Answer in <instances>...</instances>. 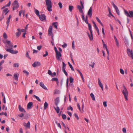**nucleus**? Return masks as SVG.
<instances>
[{"instance_id": "16", "label": "nucleus", "mask_w": 133, "mask_h": 133, "mask_svg": "<svg viewBox=\"0 0 133 133\" xmlns=\"http://www.w3.org/2000/svg\"><path fill=\"white\" fill-rule=\"evenodd\" d=\"M18 32L16 33V35L17 37H18L21 34V29L19 28L17 29Z\"/></svg>"}, {"instance_id": "15", "label": "nucleus", "mask_w": 133, "mask_h": 133, "mask_svg": "<svg viewBox=\"0 0 133 133\" xmlns=\"http://www.w3.org/2000/svg\"><path fill=\"white\" fill-rule=\"evenodd\" d=\"M33 105V103L32 102H29L27 105V109H30L32 107Z\"/></svg>"}, {"instance_id": "36", "label": "nucleus", "mask_w": 133, "mask_h": 133, "mask_svg": "<svg viewBox=\"0 0 133 133\" xmlns=\"http://www.w3.org/2000/svg\"><path fill=\"white\" fill-rule=\"evenodd\" d=\"M68 64L69 65V66L70 67V68H71V70H72V71H74V69L72 67V65H71V64H70V63L69 62H68Z\"/></svg>"}, {"instance_id": "10", "label": "nucleus", "mask_w": 133, "mask_h": 133, "mask_svg": "<svg viewBox=\"0 0 133 133\" xmlns=\"http://www.w3.org/2000/svg\"><path fill=\"white\" fill-rule=\"evenodd\" d=\"M52 35H53L52 33V26H50L48 30V35L51 36Z\"/></svg>"}, {"instance_id": "54", "label": "nucleus", "mask_w": 133, "mask_h": 133, "mask_svg": "<svg viewBox=\"0 0 133 133\" xmlns=\"http://www.w3.org/2000/svg\"><path fill=\"white\" fill-rule=\"evenodd\" d=\"M48 74L49 75L51 76L52 74V73L50 70H49L48 71Z\"/></svg>"}, {"instance_id": "4", "label": "nucleus", "mask_w": 133, "mask_h": 133, "mask_svg": "<svg viewBox=\"0 0 133 133\" xmlns=\"http://www.w3.org/2000/svg\"><path fill=\"white\" fill-rule=\"evenodd\" d=\"M12 5L13 6V10L14 11L15 10L18 9L19 5L18 1L17 0L15 1L12 3Z\"/></svg>"}, {"instance_id": "18", "label": "nucleus", "mask_w": 133, "mask_h": 133, "mask_svg": "<svg viewBox=\"0 0 133 133\" xmlns=\"http://www.w3.org/2000/svg\"><path fill=\"white\" fill-rule=\"evenodd\" d=\"M90 35L89 33H88V35L89 37V38L90 39L91 41L92 40H93V35L92 33V32H90Z\"/></svg>"}, {"instance_id": "20", "label": "nucleus", "mask_w": 133, "mask_h": 133, "mask_svg": "<svg viewBox=\"0 0 133 133\" xmlns=\"http://www.w3.org/2000/svg\"><path fill=\"white\" fill-rule=\"evenodd\" d=\"M18 76L19 74L17 75L16 74H15L14 75V78L15 80L18 81Z\"/></svg>"}, {"instance_id": "41", "label": "nucleus", "mask_w": 133, "mask_h": 133, "mask_svg": "<svg viewBox=\"0 0 133 133\" xmlns=\"http://www.w3.org/2000/svg\"><path fill=\"white\" fill-rule=\"evenodd\" d=\"M51 80L52 81H54L57 82L58 81V79L57 78H53Z\"/></svg>"}, {"instance_id": "23", "label": "nucleus", "mask_w": 133, "mask_h": 133, "mask_svg": "<svg viewBox=\"0 0 133 133\" xmlns=\"http://www.w3.org/2000/svg\"><path fill=\"white\" fill-rule=\"evenodd\" d=\"M114 39L115 41L117 46H119V43L118 41L117 40V38H116V37L115 36H114Z\"/></svg>"}, {"instance_id": "31", "label": "nucleus", "mask_w": 133, "mask_h": 133, "mask_svg": "<svg viewBox=\"0 0 133 133\" xmlns=\"http://www.w3.org/2000/svg\"><path fill=\"white\" fill-rule=\"evenodd\" d=\"M90 95L92 99L94 101L95 100V99L94 94L92 93H91L90 94Z\"/></svg>"}, {"instance_id": "60", "label": "nucleus", "mask_w": 133, "mask_h": 133, "mask_svg": "<svg viewBox=\"0 0 133 133\" xmlns=\"http://www.w3.org/2000/svg\"><path fill=\"white\" fill-rule=\"evenodd\" d=\"M54 50H55V51L56 52V53H58V52H59V51H58L57 49V48L55 47H54Z\"/></svg>"}, {"instance_id": "47", "label": "nucleus", "mask_w": 133, "mask_h": 133, "mask_svg": "<svg viewBox=\"0 0 133 133\" xmlns=\"http://www.w3.org/2000/svg\"><path fill=\"white\" fill-rule=\"evenodd\" d=\"M70 109L71 111H72L73 110L71 106H70L69 107H68L67 108V110H69Z\"/></svg>"}, {"instance_id": "62", "label": "nucleus", "mask_w": 133, "mask_h": 133, "mask_svg": "<svg viewBox=\"0 0 133 133\" xmlns=\"http://www.w3.org/2000/svg\"><path fill=\"white\" fill-rule=\"evenodd\" d=\"M23 12V10H21L19 11V16H21V14Z\"/></svg>"}, {"instance_id": "52", "label": "nucleus", "mask_w": 133, "mask_h": 133, "mask_svg": "<svg viewBox=\"0 0 133 133\" xmlns=\"http://www.w3.org/2000/svg\"><path fill=\"white\" fill-rule=\"evenodd\" d=\"M108 8V10H109V13L110 15H111L113 17H114V16L112 14V13H111V12L110 9L109 8Z\"/></svg>"}, {"instance_id": "9", "label": "nucleus", "mask_w": 133, "mask_h": 133, "mask_svg": "<svg viewBox=\"0 0 133 133\" xmlns=\"http://www.w3.org/2000/svg\"><path fill=\"white\" fill-rule=\"evenodd\" d=\"M38 17L42 21H46V16L44 14L40 15Z\"/></svg>"}, {"instance_id": "8", "label": "nucleus", "mask_w": 133, "mask_h": 133, "mask_svg": "<svg viewBox=\"0 0 133 133\" xmlns=\"http://www.w3.org/2000/svg\"><path fill=\"white\" fill-rule=\"evenodd\" d=\"M62 56L61 52H59L56 53V57L57 60L58 61H61V57Z\"/></svg>"}, {"instance_id": "57", "label": "nucleus", "mask_w": 133, "mask_h": 133, "mask_svg": "<svg viewBox=\"0 0 133 133\" xmlns=\"http://www.w3.org/2000/svg\"><path fill=\"white\" fill-rule=\"evenodd\" d=\"M11 4V2L10 1L8 3L7 5H6V7H9L10 6Z\"/></svg>"}, {"instance_id": "1", "label": "nucleus", "mask_w": 133, "mask_h": 133, "mask_svg": "<svg viewBox=\"0 0 133 133\" xmlns=\"http://www.w3.org/2000/svg\"><path fill=\"white\" fill-rule=\"evenodd\" d=\"M123 88L122 90V92L123 94L124 97L126 100H128V93L125 86L124 85H123Z\"/></svg>"}, {"instance_id": "7", "label": "nucleus", "mask_w": 133, "mask_h": 133, "mask_svg": "<svg viewBox=\"0 0 133 133\" xmlns=\"http://www.w3.org/2000/svg\"><path fill=\"white\" fill-rule=\"evenodd\" d=\"M111 4L112 5V6L114 8H115V9L118 15H120V11L119 10L118 7H117L116 6V5L114 4V3L113 2H112Z\"/></svg>"}, {"instance_id": "11", "label": "nucleus", "mask_w": 133, "mask_h": 133, "mask_svg": "<svg viewBox=\"0 0 133 133\" xmlns=\"http://www.w3.org/2000/svg\"><path fill=\"white\" fill-rule=\"evenodd\" d=\"M41 63L39 62H35L34 63L32 64V66L34 67L38 66L40 65Z\"/></svg>"}, {"instance_id": "21", "label": "nucleus", "mask_w": 133, "mask_h": 133, "mask_svg": "<svg viewBox=\"0 0 133 133\" xmlns=\"http://www.w3.org/2000/svg\"><path fill=\"white\" fill-rule=\"evenodd\" d=\"M77 71H78L79 73V74H80V75L81 76V77L82 78V80H83V81L84 82V78H83V76L82 75V74L81 72L78 69H77Z\"/></svg>"}, {"instance_id": "25", "label": "nucleus", "mask_w": 133, "mask_h": 133, "mask_svg": "<svg viewBox=\"0 0 133 133\" xmlns=\"http://www.w3.org/2000/svg\"><path fill=\"white\" fill-rule=\"evenodd\" d=\"M96 19L97 21L103 26V25L101 22L100 20L97 17H96Z\"/></svg>"}, {"instance_id": "27", "label": "nucleus", "mask_w": 133, "mask_h": 133, "mask_svg": "<svg viewBox=\"0 0 133 133\" xmlns=\"http://www.w3.org/2000/svg\"><path fill=\"white\" fill-rule=\"evenodd\" d=\"M89 29L90 31V32H92V27L90 24L88 23V24Z\"/></svg>"}, {"instance_id": "58", "label": "nucleus", "mask_w": 133, "mask_h": 133, "mask_svg": "<svg viewBox=\"0 0 133 133\" xmlns=\"http://www.w3.org/2000/svg\"><path fill=\"white\" fill-rule=\"evenodd\" d=\"M56 23H53V24L54 25V27L55 28L57 29V25L55 24Z\"/></svg>"}, {"instance_id": "63", "label": "nucleus", "mask_w": 133, "mask_h": 133, "mask_svg": "<svg viewBox=\"0 0 133 133\" xmlns=\"http://www.w3.org/2000/svg\"><path fill=\"white\" fill-rule=\"evenodd\" d=\"M24 114L23 113H21L18 115V116L20 117H22L23 116Z\"/></svg>"}, {"instance_id": "49", "label": "nucleus", "mask_w": 133, "mask_h": 133, "mask_svg": "<svg viewBox=\"0 0 133 133\" xmlns=\"http://www.w3.org/2000/svg\"><path fill=\"white\" fill-rule=\"evenodd\" d=\"M55 123L57 124V125L61 129H62L60 123H57V121L55 122Z\"/></svg>"}, {"instance_id": "55", "label": "nucleus", "mask_w": 133, "mask_h": 133, "mask_svg": "<svg viewBox=\"0 0 133 133\" xmlns=\"http://www.w3.org/2000/svg\"><path fill=\"white\" fill-rule=\"evenodd\" d=\"M67 46V44L65 43H64V44L62 45V46L63 48H64Z\"/></svg>"}, {"instance_id": "26", "label": "nucleus", "mask_w": 133, "mask_h": 133, "mask_svg": "<svg viewBox=\"0 0 133 133\" xmlns=\"http://www.w3.org/2000/svg\"><path fill=\"white\" fill-rule=\"evenodd\" d=\"M33 97L35 98L39 102H41V100L36 95H33Z\"/></svg>"}, {"instance_id": "59", "label": "nucleus", "mask_w": 133, "mask_h": 133, "mask_svg": "<svg viewBox=\"0 0 133 133\" xmlns=\"http://www.w3.org/2000/svg\"><path fill=\"white\" fill-rule=\"evenodd\" d=\"M125 43L126 45H129V42L127 39H125Z\"/></svg>"}, {"instance_id": "14", "label": "nucleus", "mask_w": 133, "mask_h": 133, "mask_svg": "<svg viewBox=\"0 0 133 133\" xmlns=\"http://www.w3.org/2000/svg\"><path fill=\"white\" fill-rule=\"evenodd\" d=\"M18 109L20 111L22 112L25 113L26 111L22 107L21 105H19L18 106Z\"/></svg>"}, {"instance_id": "50", "label": "nucleus", "mask_w": 133, "mask_h": 133, "mask_svg": "<svg viewBox=\"0 0 133 133\" xmlns=\"http://www.w3.org/2000/svg\"><path fill=\"white\" fill-rule=\"evenodd\" d=\"M103 104L104 107H106L107 106V102L106 101H104L103 102Z\"/></svg>"}, {"instance_id": "40", "label": "nucleus", "mask_w": 133, "mask_h": 133, "mask_svg": "<svg viewBox=\"0 0 133 133\" xmlns=\"http://www.w3.org/2000/svg\"><path fill=\"white\" fill-rule=\"evenodd\" d=\"M59 90H55L54 93L55 94H58L59 93Z\"/></svg>"}, {"instance_id": "42", "label": "nucleus", "mask_w": 133, "mask_h": 133, "mask_svg": "<svg viewBox=\"0 0 133 133\" xmlns=\"http://www.w3.org/2000/svg\"><path fill=\"white\" fill-rule=\"evenodd\" d=\"M91 63L92 64H89V66H91L92 68H94V65L95 64V63L94 62H91Z\"/></svg>"}, {"instance_id": "6", "label": "nucleus", "mask_w": 133, "mask_h": 133, "mask_svg": "<svg viewBox=\"0 0 133 133\" xmlns=\"http://www.w3.org/2000/svg\"><path fill=\"white\" fill-rule=\"evenodd\" d=\"M6 50L7 51L9 52L12 54H16L18 52V51H17L14 50H12V48L10 49H6Z\"/></svg>"}, {"instance_id": "12", "label": "nucleus", "mask_w": 133, "mask_h": 133, "mask_svg": "<svg viewBox=\"0 0 133 133\" xmlns=\"http://www.w3.org/2000/svg\"><path fill=\"white\" fill-rule=\"evenodd\" d=\"M77 8L80 13L82 14H83V12L82 10L84 9V8H83V7L79 5H78Z\"/></svg>"}, {"instance_id": "61", "label": "nucleus", "mask_w": 133, "mask_h": 133, "mask_svg": "<svg viewBox=\"0 0 133 133\" xmlns=\"http://www.w3.org/2000/svg\"><path fill=\"white\" fill-rule=\"evenodd\" d=\"M41 48L42 46L41 45H40L37 47V49L39 50H40L41 49Z\"/></svg>"}, {"instance_id": "44", "label": "nucleus", "mask_w": 133, "mask_h": 133, "mask_svg": "<svg viewBox=\"0 0 133 133\" xmlns=\"http://www.w3.org/2000/svg\"><path fill=\"white\" fill-rule=\"evenodd\" d=\"M122 131L124 133H127V131L125 128H123L122 129Z\"/></svg>"}, {"instance_id": "22", "label": "nucleus", "mask_w": 133, "mask_h": 133, "mask_svg": "<svg viewBox=\"0 0 133 133\" xmlns=\"http://www.w3.org/2000/svg\"><path fill=\"white\" fill-rule=\"evenodd\" d=\"M34 12L36 15L38 16L40 15H39V11L37 10L36 9H35L34 8Z\"/></svg>"}, {"instance_id": "46", "label": "nucleus", "mask_w": 133, "mask_h": 133, "mask_svg": "<svg viewBox=\"0 0 133 133\" xmlns=\"http://www.w3.org/2000/svg\"><path fill=\"white\" fill-rule=\"evenodd\" d=\"M69 80L70 83H72L74 81V79L72 77H70Z\"/></svg>"}, {"instance_id": "24", "label": "nucleus", "mask_w": 133, "mask_h": 133, "mask_svg": "<svg viewBox=\"0 0 133 133\" xmlns=\"http://www.w3.org/2000/svg\"><path fill=\"white\" fill-rule=\"evenodd\" d=\"M55 104L56 106L58 104L59 101V98L58 97H57L55 99Z\"/></svg>"}, {"instance_id": "19", "label": "nucleus", "mask_w": 133, "mask_h": 133, "mask_svg": "<svg viewBox=\"0 0 133 133\" xmlns=\"http://www.w3.org/2000/svg\"><path fill=\"white\" fill-rule=\"evenodd\" d=\"M98 83L99 86L101 87V88L102 89V90H103V86L102 84L101 83V82L100 81L99 79H98Z\"/></svg>"}, {"instance_id": "43", "label": "nucleus", "mask_w": 133, "mask_h": 133, "mask_svg": "<svg viewBox=\"0 0 133 133\" xmlns=\"http://www.w3.org/2000/svg\"><path fill=\"white\" fill-rule=\"evenodd\" d=\"M120 73L123 75L124 73V71L122 69H120Z\"/></svg>"}, {"instance_id": "51", "label": "nucleus", "mask_w": 133, "mask_h": 133, "mask_svg": "<svg viewBox=\"0 0 133 133\" xmlns=\"http://www.w3.org/2000/svg\"><path fill=\"white\" fill-rule=\"evenodd\" d=\"M58 5L59 6L60 8L61 9L62 8V7H63V6H62V3L61 2H59L58 3Z\"/></svg>"}, {"instance_id": "5", "label": "nucleus", "mask_w": 133, "mask_h": 133, "mask_svg": "<svg viewBox=\"0 0 133 133\" xmlns=\"http://www.w3.org/2000/svg\"><path fill=\"white\" fill-rule=\"evenodd\" d=\"M127 52L128 56L131 57L132 59H133V53L132 50L129 49H128L127 50Z\"/></svg>"}, {"instance_id": "39", "label": "nucleus", "mask_w": 133, "mask_h": 133, "mask_svg": "<svg viewBox=\"0 0 133 133\" xmlns=\"http://www.w3.org/2000/svg\"><path fill=\"white\" fill-rule=\"evenodd\" d=\"M19 64L18 63H15L14 64V66L15 67L18 68L19 66Z\"/></svg>"}, {"instance_id": "48", "label": "nucleus", "mask_w": 133, "mask_h": 133, "mask_svg": "<svg viewBox=\"0 0 133 133\" xmlns=\"http://www.w3.org/2000/svg\"><path fill=\"white\" fill-rule=\"evenodd\" d=\"M3 37L5 38H7V36L6 34L4 32L3 34Z\"/></svg>"}, {"instance_id": "29", "label": "nucleus", "mask_w": 133, "mask_h": 133, "mask_svg": "<svg viewBox=\"0 0 133 133\" xmlns=\"http://www.w3.org/2000/svg\"><path fill=\"white\" fill-rule=\"evenodd\" d=\"M23 72L25 74L26 76H28L29 74V72L26 70H23Z\"/></svg>"}, {"instance_id": "2", "label": "nucleus", "mask_w": 133, "mask_h": 133, "mask_svg": "<svg viewBox=\"0 0 133 133\" xmlns=\"http://www.w3.org/2000/svg\"><path fill=\"white\" fill-rule=\"evenodd\" d=\"M46 5L47 6V9L48 11H52V4L50 0H45Z\"/></svg>"}, {"instance_id": "30", "label": "nucleus", "mask_w": 133, "mask_h": 133, "mask_svg": "<svg viewBox=\"0 0 133 133\" xmlns=\"http://www.w3.org/2000/svg\"><path fill=\"white\" fill-rule=\"evenodd\" d=\"M48 105V104L46 102H45L44 104V110H45L47 108Z\"/></svg>"}, {"instance_id": "37", "label": "nucleus", "mask_w": 133, "mask_h": 133, "mask_svg": "<svg viewBox=\"0 0 133 133\" xmlns=\"http://www.w3.org/2000/svg\"><path fill=\"white\" fill-rule=\"evenodd\" d=\"M72 48L73 50L75 49V42L74 41L72 42Z\"/></svg>"}, {"instance_id": "3", "label": "nucleus", "mask_w": 133, "mask_h": 133, "mask_svg": "<svg viewBox=\"0 0 133 133\" xmlns=\"http://www.w3.org/2000/svg\"><path fill=\"white\" fill-rule=\"evenodd\" d=\"M124 12L127 16L130 18H133V10L129 11L128 12L127 11L125 10Z\"/></svg>"}, {"instance_id": "34", "label": "nucleus", "mask_w": 133, "mask_h": 133, "mask_svg": "<svg viewBox=\"0 0 133 133\" xmlns=\"http://www.w3.org/2000/svg\"><path fill=\"white\" fill-rule=\"evenodd\" d=\"M74 8V7L72 6L69 5V11L71 12L72 10Z\"/></svg>"}, {"instance_id": "32", "label": "nucleus", "mask_w": 133, "mask_h": 133, "mask_svg": "<svg viewBox=\"0 0 133 133\" xmlns=\"http://www.w3.org/2000/svg\"><path fill=\"white\" fill-rule=\"evenodd\" d=\"M3 12H5V15H6L9 12V11L8 10V9L7 8H5V9L3 10Z\"/></svg>"}, {"instance_id": "33", "label": "nucleus", "mask_w": 133, "mask_h": 133, "mask_svg": "<svg viewBox=\"0 0 133 133\" xmlns=\"http://www.w3.org/2000/svg\"><path fill=\"white\" fill-rule=\"evenodd\" d=\"M62 70L63 72L67 76L68 75V74L66 71H65V68H62Z\"/></svg>"}, {"instance_id": "28", "label": "nucleus", "mask_w": 133, "mask_h": 133, "mask_svg": "<svg viewBox=\"0 0 133 133\" xmlns=\"http://www.w3.org/2000/svg\"><path fill=\"white\" fill-rule=\"evenodd\" d=\"M54 109L57 113L59 112L60 109L58 107H57L56 108L54 107Z\"/></svg>"}, {"instance_id": "17", "label": "nucleus", "mask_w": 133, "mask_h": 133, "mask_svg": "<svg viewBox=\"0 0 133 133\" xmlns=\"http://www.w3.org/2000/svg\"><path fill=\"white\" fill-rule=\"evenodd\" d=\"M40 85L44 89L47 90L48 89L44 85L43 83L42 82H40L39 83Z\"/></svg>"}, {"instance_id": "53", "label": "nucleus", "mask_w": 133, "mask_h": 133, "mask_svg": "<svg viewBox=\"0 0 133 133\" xmlns=\"http://www.w3.org/2000/svg\"><path fill=\"white\" fill-rule=\"evenodd\" d=\"M45 54L43 55V57H45L47 56L48 55V53L47 51H45Z\"/></svg>"}, {"instance_id": "38", "label": "nucleus", "mask_w": 133, "mask_h": 133, "mask_svg": "<svg viewBox=\"0 0 133 133\" xmlns=\"http://www.w3.org/2000/svg\"><path fill=\"white\" fill-rule=\"evenodd\" d=\"M62 118L64 119H66V116L65 114H62Z\"/></svg>"}, {"instance_id": "45", "label": "nucleus", "mask_w": 133, "mask_h": 133, "mask_svg": "<svg viewBox=\"0 0 133 133\" xmlns=\"http://www.w3.org/2000/svg\"><path fill=\"white\" fill-rule=\"evenodd\" d=\"M26 56L30 59H31V58L30 57L28 53L27 52L26 54Z\"/></svg>"}, {"instance_id": "64", "label": "nucleus", "mask_w": 133, "mask_h": 133, "mask_svg": "<svg viewBox=\"0 0 133 133\" xmlns=\"http://www.w3.org/2000/svg\"><path fill=\"white\" fill-rule=\"evenodd\" d=\"M56 73L54 72H53V74H52L51 75V76L52 77H54L56 75Z\"/></svg>"}, {"instance_id": "56", "label": "nucleus", "mask_w": 133, "mask_h": 133, "mask_svg": "<svg viewBox=\"0 0 133 133\" xmlns=\"http://www.w3.org/2000/svg\"><path fill=\"white\" fill-rule=\"evenodd\" d=\"M81 16L83 20H84L85 19V18L84 16V12H83V14H82L81 15Z\"/></svg>"}, {"instance_id": "35", "label": "nucleus", "mask_w": 133, "mask_h": 133, "mask_svg": "<svg viewBox=\"0 0 133 133\" xmlns=\"http://www.w3.org/2000/svg\"><path fill=\"white\" fill-rule=\"evenodd\" d=\"M30 123L29 121H28V123L26 124V127L27 128H30Z\"/></svg>"}, {"instance_id": "13", "label": "nucleus", "mask_w": 133, "mask_h": 133, "mask_svg": "<svg viewBox=\"0 0 133 133\" xmlns=\"http://www.w3.org/2000/svg\"><path fill=\"white\" fill-rule=\"evenodd\" d=\"M92 14V7H90L88 12V15L91 18V17Z\"/></svg>"}]
</instances>
